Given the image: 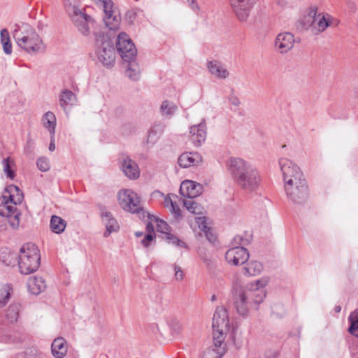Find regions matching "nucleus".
<instances>
[{
  "label": "nucleus",
  "instance_id": "obj_45",
  "mask_svg": "<svg viewBox=\"0 0 358 358\" xmlns=\"http://www.w3.org/2000/svg\"><path fill=\"white\" fill-rule=\"evenodd\" d=\"M155 236V233H147L143 239L141 241V243L144 247H148L150 245V243L153 241Z\"/></svg>",
  "mask_w": 358,
  "mask_h": 358
},
{
  "label": "nucleus",
  "instance_id": "obj_24",
  "mask_svg": "<svg viewBox=\"0 0 358 358\" xmlns=\"http://www.w3.org/2000/svg\"><path fill=\"white\" fill-rule=\"evenodd\" d=\"M27 287L31 294L37 295L46 288V282L42 277H30L27 281Z\"/></svg>",
  "mask_w": 358,
  "mask_h": 358
},
{
  "label": "nucleus",
  "instance_id": "obj_7",
  "mask_svg": "<svg viewBox=\"0 0 358 358\" xmlns=\"http://www.w3.org/2000/svg\"><path fill=\"white\" fill-rule=\"evenodd\" d=\"M65 9L78 31L83 36H89L94 23L93 18L85 13V9L79 8L71 3L65 4Z\"/></svg>",
  "mask_w": 358,
  "mask_h": 358
},
{
  "label": "nucleus",
  "instance_id": "obj_55",
  "mask_svg": "<svg viewBox=\"0 0 358 358\" xmlns=\"http://www.w3.org/2000/svg\"><path fill=\"white\" fill-rule=\"evenodd\" d=\"M266 356L267 358H276L278 356V353L276 352H273L272 353V355H271V356L268 355V353H266Z\"/></svg>",
  "mask_w": 358,
  "mask_h": 358
},
{
  "label": "nucleus",
  "instance_id": "obj_53",
  "mask_svg": "<svg viewBox=\"0 0 358 358\" xmlns=\"http://www.w3.org/2000/svg\"><path fill=\"white\" fill-rule=\"evenodd\" d=\"M55 149V138H54V135H51V141H50V143L49 145V150L50 151H54Z\"/></svg>",
  "mask_w": 358,
  "mask_h": 358
},
{
  "label": "nucleus",
  "instance_id": "obj_40",
  "mask_svg": "<svg viewBox=\"0 0 358 358\" xmlns=\"http://www.w3.org/2000/svg\"><path fill=\"white\" fill-rule=\"evenodd\" d=\"M152 217L155 220V221L157 222V229L158 231L164 234H165V237L166 236L167 234H170L169 232V224L166 222H164L162 220H159L158 218H156L153 215Z\"/></svg>",
  "mask_w": 358,
  "mask_h": 358
},
{
  "label": "nucleus",
  "instance_id": "obj_28",
  "mask_svg": "<svg viewBox=\"0 0 358 358\" xmlns=\"http://www.w3.org/2000/svg\"><path fill=\"white\" fill-rule=\"evenodd\" d=\"M66 222L62 217L52 215L50 219V227L51 230L55 234H61L66 228Z\"/></svg>",
  "mask_w": 358,
  "mask_h": 358
},
{
  "label": "nucleus",
  "instance_id": "obj_47",
  "mask_svg": "<svg viewBox=\"0 0 358 358\" xmlns=\"http://www.w3.org/2000/svg\"><path fill=\"white\" fill-rule=\"evenodd\" d=\"M173 268H174V271H175V278L176 280H182L184 278V273L182 271V270L181 269V268L176 265V264H174L173 265Z\"/></svg>",
  "mask_w": 358,
  "mask_h": 358
},
{
  "label": "nucleus",
  "instance_id": "obj_11",
  "mask_svg": "<svg viewBox=\"0 0 358 358\" xmlns=\"http://www.w3.org/2000/svg\"><path fill=\"white\" fill-rule=\"evenodd\" d=\"M96 5L102 8L104 12V22L106 25L111 30L119 27L120 16L114 8L112 0H97Z\"/></svg>",
  "mask_w": 358,
  "mask_h": 358
},
{
  "label": "nucleus",
  "instance_id": "obj_2",
  "mask_svg": "<svg viewBox=\"0 0 358 358\" xmlns=\"http://www.w3.org/2000/svg\"><path fill=\"white\" fill-rule=\"evenodd\" d=\"M228 170L235 183L246 192L256 191L261 182L257 168L238 157H231L227 162Z\"/></svg>",
  "mask_w": 358,
  "mask_h": 358
},
{
  "label": "nucleus",
  "instance_id": "obj_32",
  "mask_svg": "<svg viewBox=\"0 0 358 358\" xmlns=\"http://www.w3.org/2000/svg\"><path fill=\"white\" fill-rule=\"evenodd\" d=\"M127 62L128 63L127 66V76L134 81L139 80L141 77V69L138 64L134 60Z\"/></svg>",
  "mask_w": 358,
  "mask_h": 358
},
{
  "label": "nucleus",
  "instance_id": "obj_13",
  "mask_svg": "<svg viewBox=\"0 0 358 358\" xmlns=\"http://www.w3.org/2000/svg\"><path fill=\"white\" fill-rule=\"evenodd\" d=\"M256 0H230L234 12L240 21H245Z\"/></svg>",
  "mask_w": 358,
  "mask_h": 358
},
{
  "label": "nucleus",
  "instance_id": "obj_8",
  "mask_svg": "<svg viewBox=\"0 0 358 358\" xmlns=\"http://www.w3.org/2000/svg\"><path fill=\"white\" fill-rule=\"evenodd\" d=\"M95 47L98 59L107 68L114 65L115 52L113 45L108 37L102 32L94 33Z\"/></svg>",
  "mask_w": 358,
  "mask_h": 358
},
{
  "label": "nucleus",
  "instance_id": "obj_25",
  "mask_svg": "<svg viewBox=\"0 0 358 358\" xmlns=\"http://www.w3.org/2000/svg\"><path fill=\"white\" fill-rule=\"evenodd\" d=\"M316 6L310 7L307 15H304L301 19V25L304 29H310L313 33V29L315 26V19H317Z\"/></svg>",
  "mask_w": 358,
  "mask_h": 358
},
{
  "label": "nucleus",
  "instance_id": "obj_49",
  "mask_svg": "<svg viewBox=\"0 0 358 358\" xmlns=\"http://www.w3.org/2000/svg\"><path fill=\"white\" fill-rule=\"evenodd\" d=\"M187 3L189 8L195 13H198L200 10V7L197 3L196 0H187Z\"/></svg>",
  "mask_w": 358,
  "mask_h": 358
},
{
  "label": "nucleus",
  "instance_id": "obj_54",
  "mask_svg": "<svg viewBox=\"0 0 358 358\" xmlns=\"http://www.w3.org/2000/svg\"><path fill=\"white\" fill-rule=\"evenodd\" d=\"M147 232L155 233L154 227L151 222H148L146 226Z\"/></svg>",
  "mask_w": 358,
  "mask_h": 358
},
{
  "label": "nucleus",
  "instance_id": "obj_4",
  "mask_svg": "<svg viewBox=\"0 0 358 358\" xmlns=\"http://www.w3.org/2000/svg\"><path fill=\"white\" fill-rule=\"evenodd\" d=\"M13 36L17 45L29 53H36L44 49L41 37L27 23L15 24L13 26Z\"/></svg>",
  "mask_w": 358,
  "mask_h": 358
},
{
  "label": "nucleus",
  "instance_id": "obj_60",
  "mask_svg": "<svg viewBox=\"0 0 358 358\" xmlns=\"http://www.w3.org/2000/svg\"><path fill=\"white\" fill-rule=\"evenodd\" d=\"M357 96H358V94H357Z\"/></svg>",
  "mask_w": 358,
  "mask_h": 358
},
{
  "label": "nucleus",
  "instance_id": "obj_41",
  "mask_svg": "<svg viewBox=\"0 0 358 358\" xmlns=\"http://www.w3.org/2000/svg\"><path fill=\"white\" fill-rule=\"evenodd\" d=\"M165 238L169 241V243H171L180 248H187V245L185 242H183L182 241H181L178 237L175 236L171 233L167 234Z\"/></svg>",
  "mask_w": 358,
  "mask_h": 358
},
{
  "label": "nucleus",
  "instance_id": "obj_10",
  "mask_svg": "<svg viewBox=\"0 0 358 358\" xmlns=\"http://www.w3.org/2000/svg\"><path fill=\"white\" fill-rule=\"evenodd\" d=\"M117 50L124 62H131L136 58L137 50L129 36L124 33H120L116 42Z\"/></svg>",
  "mask_w": 358,
  "mask_h": 358
},
{
  "label": "nucleus",
  "instance_id": "obj_12",
  "mask_svg": "<svg viewBox=\"0 0 358 358\" xmlns=\"http://www.w3.org/2000/svg\"><path fill=\"white\" fill-rule=\"evenodd\" d=\"M249 258V252L243 246H234L225 253L227 262L234 266L242 265Z\"/></svg>",
  "mask_w": 358,
  "mask_h": 358
},
{
  "label": "nucleus",
  "instance_id": "obj_37",
  "mask_svg": "<svg viewBox=\"0 0 358 358\" xmlns=\"http://www.w3.org/2000/svg\"><path fill=\"white\" fill-rule=\"evenodd\" d=\"M13 289L10 285H5L0 289V308L3 307L10 298Z\"/></svg>",
  "mask_w": 358,
  "mask_h": 358
},
{
  "label": "nucleus",
  "instance_id": "obj_20",
  "mask_svg": "<svg viewBox=\"0 0 358 358\" xmlns=\"http://www.w3.org/2000/svg\"><path fill=\"white\" fill-rule=\"evenodd\" d=\"M201 162V156L198 152H184L178 158V163L182 168L196 166Z\"/></svg>",
  "mask_w": 358,
  "mask_h": 358
},
{
  "label": "nucleus",
  "instance_id": "obj_56",
  "mask_svg": "<svg viewBox=\"0 0 358 358\" xmlns=\"http://www.w3.org/2000/svg\"><path fill=\"white\" fill-rule=\"evenodd\" d=\"M135 235L137 236V237H141V236H143V232H136Z\"/></svg>",
  "mask_w": 358,
  "mask_h": 358
},
{
  "label": "nucleus",
  "instance_id": "obj_38",
  "mask_svg": "<svg viewBox=\"0 0 358 358\" xmlns=\"http://www.w3.org/2000/svg\"><path fill=\"white\" fill-rule=\"evenodd\" d=\"M184 205L190 213L193 214L201 213V206L194 201L185 200L184 201Z\"/></svg>",
  "mask_w": 358,
  "mask_h": 358
},
{
  "label": "nucleus",
  "instance_id": "obj_5",
  "mask_svg": "<svg viewBox=\"0 0 358 358\" xmlns=\"http://www.w3.org/2000/svg\"><path fill=\"white\" fill-rule=\"evenodd\" d=\"M8 199L3 196L0 199V216L6 217L13 228H17L20 224V213L15 206L22 202L24 195L22 190L16 185H11L6 188Z\"/></svg>",
  "mask_w": 358,
  "mask_h": 358
},
{
  "label": "nucleus",
  "instance_id": "obj_29",
  "mask_svg": "<svg viewBox=\"0 0 358 358\" xmlns=\"http://www.w3.org/2000/svg\"><path fill=\"white\" fill-rule=\"evenodd\" d=\"M262 269L263 266L259 262L252 261L243 267V272L245 275H257Z\"/></svg>",
  "mask_w": 358,
  "mask_h": 358
},
{
  "label": "nucleus",
  "instance_id": "obj_19",
  "mask_svg": "<svg viewBox=\"0 0 358 358\" xmlns=\"http://www.w3.org/2000/svg\"><path fill=\"white\" fill-rule=\"evenodd\" d=\"M101 218L102 222L106 226V231L103 233L104 237L106 238L109 236L112 232H115L119 230V224L110 212L102 209Z\"/></svg>",
  "mask_w": 358,
  "mask_h": 358
},
{
  "label": "nucleus",
  "instance_id": "obj_44",
  "mask_svg": "<svg viewBox=\"0 0 358 358\" xmlns=\"http://www.w3.org/2000/svg\"><path fill=\"white\" fill-rule=\"evenodd\" d=\"M195 221L199 229L206 234V231H208L210 229L206 224L205 217H195Z\"/></svg>",
  "mask_w": 358,
  "mask_h": 358
},
{
  "label": "nucleus",
  "instance_id": "obj_50",
  "mask_svg": "<svg viewBox=\"0 0 358 358\" xmlns=\"http://www.w3.org/2000/svg\"><path fill=\"white\" fill-rule=\"evenodd\" d=\"M205 235L209 242L213 243L216 241L215 236L210 231V229L208 230V231H206Z\"/></svg>",
  "mask_w": 358,
  "mask_h": 358
},
{
  "label": "nucleus",
  "instance_id": "obj_46",
  "mask_svg": "<svg viewBox=\"0 0 358 358\" xmlns=\"http://www.w3.org/2000/svg\"><path fill=\"white\" fill-rule=\"evenodd\" d=\"M171 212L173 214L176 220H179L181 217V210L178 206L176 202L171 206Z\"/></svg>",
  "mask_w": 358,
  "mask_h": 358
},
{
  "label": "nucleus",
  "instance_id": "obj_58",
  "mask_svg": "<svg viewBox=\"0 0 358 358\" xmlns=\"http://www.w3.org/2000/svg\"><path fill=\"white\" fill-rule=\"evenodd\" d=\"M216 299L215 296V295H213L212 297H211V300L212 301H215Z\"/></svg>",
  "mask_w": 358,
  "mask_h": 358
},
{
  "label": "nucleus",
  "instance_id": "obj_48",
  "mask_svg": "<svg viewBox=\"0 0 358 358\" xmlns=\"http://www.w3.org/2000/svg\"><path fill=\"white\" fill-rule=\"evenodd\" d=\"M247 240H245L241 236H236L234 238L232 243L234 246H243L245 245Z\"/></svg>",
  "mask_w": 358,
  "mask_h": 358
},
{
  "label": "nucleus",
  "instance_id": "obj_30",
  "mask_svg": "<svg viewBox=\"0 0 358 358\" xmlns=\"http://www.w3.org/2000/svg\"><path fill=\"white\" fill-rule=\"evenodd\" d=\"M177 110V106L169 100H164L160 106V113L162 116L171 117L176 113Z\"/></svg>",
  "mask_w": 358,
  "mask_h": 358
},
{
  "label": "nucleus",
  "instance_id": "obj_18",
  "mask_svg": "<svg viewBox=\"0 0 358 358\" xmlns=\"http://www.w3.org/2000/svg\"><path fill=\"white\" fill-rule=\"evenodd\" d=\"M122 169L127 177L136 179L139 177L140 171L137 164L127 155H122Z\"/></svg>",
  "mask_w": 358,
  "mask_h": 358
},
{
  "label": "nucleus",
  "instance_id": "obj_31",
  "mask_svg": "<svg viewBox=\"0 0 358 358\" xmlns=\"http://www.w3.org/2000/svg\"><path fill=\"white\" fill-rule=\"evenodd\" d=\"M43 124L47 128L51 135H55L56 117L52 112L48 111L45 113L43 117Z\"/></svg>",
  "mask_w": 358,
  "mask_h": 358
},
{
  "label": "nucleus",
  "instance_id": "obj_43",
  "mask_svg": "<svg viewBox=\"0 0 358 358\" xmlns=\"http://www.w3.org/2000/svg\"><path fill=\"white\" fill-rule=\"evenodd\" d=\"M36 165L38 169L43 172L47 171L50 169L48 161L45 157H40L36 161Z\"/></svg>",
  "mask_w": 358,
  "mask_h": 358
},
{
  "label": "nucleus",
  "instance_id": "obj_9",
  "mask_svg": "<svg viewBox=\"0 0 358 358\" xmlns=\"http://www.w3.org/2000/svg\"><path fill=\"white\" fill-rule=\"evenodd\" d=\"M118 201L121 208L131 213H140L143 210L140 198L131 189H122L118 193Z\"/></svg>",
  "mask_w": 358,
  "mask_h": 358
},
{
  "label": "nucleus",
  "instance_id": "obj_57",
  "mask_svg": "<svg viewBox=\"0 0 358 358\" xmlns=\"http://www.w3.org/2000/svg\"><path fill=\"white\" fill-rule=\"evenodd\" d=\"M340 310H341V307L340 306L336 307V312H339Z\"/></svg>",
  "mask_w": 358,
  "mask_h": 358
},
{
  "label": "nucleus",
  "instance_id": "obj_27",
  "mask_svg": "<svg viewBox=\"0 0 358 358\" xmlns=\"http://www.w3.org/2000/svg\"><path fill=\"white\" fill-rule=\"evenodd\" d=\"M76 101V95L69 90H62L59 96V105L64 110L68 105H73Z\"/></svg>",
  "mask_w": 358,
  "mask_h": 358
},
{
  "label": "nucleus",
  "instance_id": "obj_23",
  "mask_svg": "<svg viewBox=\"0 0 358 358\" xmlns=\"http://www.w3.org/2000/svg\"><path fill=\"white\" fill-rule=\"evenodd\" d=\"M207 69L213 76L220 79H225L229 75L223 65L216 60L208 62Z\"/></svg>",
  "mask_w": 358,
  "mask_h": 358
},
{
  "label": "nucleus",
  "instance_id": "obj_35",
  "mask_svg": "<svg viewBox=\"0 0 358 358\" xmlns=\"http://www.w3.org/2000/svg\"><path fill=\"white\" fill-rule=\"evenodd\" d=\"M1 42L3 45V51L6 55L12 52V44L10 39V34L6 29H3L0 33Z\"/></svg>",
  "mask_w": 358,
  "mask_h": 358
},
{
  "label": "nucleus",
  "instance_id": "obj_51",
  "mask_svg": "<svg viewBox=\"0 0 358 358\" xmlns=\"http://www.w3.org/2000/svg\"><path fill=\"white\" fill-rule=\"evenodd\" d=\"M175 202H173L171 197L167 196L164 198V205L165 207L166 208H171V206H173V204Z\"/></svg>",
  "mask_w": 358,
  "mask_h": 358
},
{
  "label": "nucleus",
  "instance_id": "obj_6",
  "mask_svg": "<svg viewBox=\"0 0 358 358\" xmlns=\"http://www.w3.org/2000/svg\"><path fill=\"white\" fill-rule=\"evenodd\" d=\"M41 264L40 251L32 243L24 244L20 250L18 266L22 274L28 275L38 270Z\"/></svg>",
  "mask_w": 358,
  "mask_h": 358
},
{
  "label": "nucleus",
  "instance_id": "obj_26",
  "mask_svg": "<svg viewBox=\"0 0 358 358\" xmlns=\"http://www.w3.org/2000/svg\"><path fill=\"white\" fill-rule=\"evenodd\" d=\"M213 343L215 347L217 348V353L223 355L224 353V341L225 339L224 334L228 331H221L220 328H213Z\"/></svg>",
  "mask_w": 358,
  "mask_h": 358
},
{
  "label": "nucleus",
  "instance_id": "obj_39",
  "mask_svg": "<svg viewBox=\"0 0 358 358\" xmlns=\"http://www.w3.org/2000/svg\"><path fill=\"white\" fill-rule=\"evenodd\" d=\"M161 128L159 127H154L148 133V142L154 144L159 137L161 134Z\"/></svg>",
  "mask_w": 358,
  "mask_h": 358
},
{
  "label": "nucleus",
  "instance_id": "obj_22",
  "mask_svg": "<svg viewBox=\"0 0 358 358\" xmlns=\"http://www.w3.org/2000/svg\"><path fill=\"white\" fill-rule=\"evenodd\" d=\"M67 350V343L64 338L58 337L52 343L51 351L55 358H63L66 355Z\"/></svg>",
  "mask_w": 358,
  "mask_h": 358
},
{
  "label": "nucleus",
  "instance_id": "obj_1",
  "mask_svg": "<svg viewBox=\"0 0 358 358\" xmlns=\"http://www.w3.org/2000/svg\"><path fill=\"white\" fill-rule=\"evenodd\" d=\"M279 165L287 199L295 205L305 204L309 196L308 186L299 167L287 158L280 159Z\"/></svg>",
  "mask_w": 358,
  "mask_h": 358
},
{
  "label": "nucleus",
  "instance_id": "obj_16",
  "mask_svg": "<svg viewBox=\"0 0 358 358\" xmlns=\"http://www.w3.org/2000/svg\"><path fill=\"white\" fill-rule=\"evenodd\" d=\"M229 319L227 309L223 306L217 307L213 317L212 327L220 328L221 331H229Z\"/></svg>",
  "mask_w": 358,
  "mask_h": 358
},
{
  "label": "nucleus",
  "instance_id": "obj_59",
  "mask_svg": "<svg viewBox=\"0 0 358 358\" xmlns=\"http://www.w3.org/2000/svg\"><path fill=\"white\" fill-rule=\"evenodd\" d=\"M3 262H5V264H6L7 265L10 264V262H7L6 260H3Z\"/></svg>",
  "mask_w": 358,
  "mask_h": 358
},
{
  "label": "nucleus",
  "instance_id": "obj_33",
  "mask_svg": "<svg viewBox=\"0 0 358 358\" xmlns=\"http://www.w3.org/2000/svg\"><path fill=\"white\" fill-rule=\"evenodd\" d=\"M20 304L18 303H11L6 310L5 317L8 323H13L17 320Z\"/></svg>",
  "mask_w": 358,
  "mask_h": 358
},
{
  "label": "nucleus",
  "instance_id": "obj_52",
  "mask_svg": "<svg viewBox=\"0 0 358 358\" xmlns=\"http://www.w3.org/2000/svg\"><path fill=\"white\" fill-rule=\"evenodd\" d=\"M229 101L232 105L235 106H238L240 104L239 99L236 96H231L229 98Z\"/></svg>",
  "mask_w": 358,
  "mask_h": 358
},
{
  "label": "nucleus",
  "instance_id": "obj_15",
  "mask_svg": "<svg viewBox=\"0 0 358 358\" xmlns=\"http://www.w3.org/2000/svg\"><path fill=\"white\" fill-rule=\"evenodd\" d=\"M190 140L196 147L201 146L206 138V124L205 120L189 129Z\"/></svg>",
  "mask_w": 358,
  "mask_h": 358
},
{
  "label": "nucleus",
  "instance_id": "obj_21",
  "mask_svg": "<svg viewBox=\"0 0 358 358\" xmlns=\"http://www.w3.org/2000/svg\"><path fill=\"white\" fill-rule=\"evenodd\" d=\"M332 17L329 14L317 13L315 19V26L313 29V34H318L332 24Z\"/></svg>",
  "mask_w": 358,
  "mask_h": 358
},
{
  "label": "nucleus",
  "instance_id": "obj_42",
  "mask_svg": "<svg viewBox=\"0 0 358 358\" xmlns=\"http://www.w3.org/2000/svg\"><path fill=\"white\" fill-rule=\"evenodd\" d=\"M0 341L6 343L14 342V338L4 327H0Z\"/></svg>",
  "mask_w": 358,
  "mask_h": 358
},
{
  "label": "nucleus",
  "instance_id": "obj_34",
  "mask_svg": "<svg viewBox=\"0 0 358 358\" xmlns=\"http://www.w3.org/2000/svg\"><path fill=\"white\" fill-rule=\"evenodd\" d=\"M350 326L348 331L352 336L358 338V309L352 311L348 317Z\"/></svg>",
  "mask_w": 358,
  "mask_h": 358
},
{
  "label": "nucleus",
  "instance_id": "obj_14",
  "mask_svg": "<svg viewBox=\"0 0 358 358\" xmlns=\"http://www.w3.org/2000/svg\"><path fill=\"white\" fill-rule=\"evenodd\" d=\"M294 43V35L289 32L278 34L275 40V48L281 54L287 53L290 50Z\"/></svg>",
  "mask_w": 358,
  "mask_h": 358
},
{
  "label": "nucleus",
  "instance_id": "obj_3",
  "mask_svg": "<svg viewBox=\"0 0 358 358\" xmlns=\"http://www.w3.org/2000/svg\"><path fill=\"white\" fill-rule=\"evenodd\" d=\"M268 278H262L250 283L245 289H236L234 293V303L237 313L242 316L247 315L248 304L257 309L258 306L266 296L264 287L268 284Z\"/></svg>",
  "mask_w": 358,
  "mask_h": 358
},
{
  "label": "nucleus",
  "instance_id": "obj_36",
  "mask_svg": "<svg viewBox=\"0 0 358 358\" xmlns=\"http://www.w3.org/2000/svg\"><path fill=\"white\" fill-rule=\"evenodd\" d=\"M2 166L7 178L13 180L15 176V173L13 170V167L15 166L14 161L10 157L4 158L2 160Z\"/></svg>",
  "mask_w": 358,
  "mask_h": 358
},
{
  "label": "nucleus",
  "instance_id": "obj_17",
  "mask_svg": "<svg viewBox=\"0 0 358 358\" xmlns=\"http://www.w3.org/2000/svg\"><path fill=\"white\" fill-rule=\"evenodd\" d=\"M203 191V186L192 180H185L181 183L180 192L184 197L195 198Z\"/></svg>",
  "mask_w": 358,
  "mask_h": 358
}]
</instances>
